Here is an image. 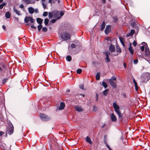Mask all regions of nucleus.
I'll return each mask as SVG.
<instances>
[{
    "instance_id": "1",
    "label": "nucleus",
    "mask_w": 150,
    "mask_h": 150,
    "mask_svg": "<svg viewBox=\"0 0 150 150\" xmlns=\"http://www.w3.org/2000/svg\"><path fill=\"white\" fill-rule=\"evenodd\" d=\"M113 105L115 109V111L119 116V118L122 120V115L120 110L119 106L116 103H114L113 104Z\"/></svg>"
},
{
    "instance_id": "2",
    "label": "nucleus",
    "mask_w": 150,
    "mask_h": 150,
    "mask_svg": "<svg viewBox=\"0 0 150 150\" xmlns=\"http://www.w3.org/2000/svg\"><path fill=\"white\" fill-rule=\"evenodd\" d=\"M64 14L63 11H54V17L56 18V20L60 19Z\"/></svg>"
},
{
    "instance_id": "3",
    "label": "nucleus",
    "mask_w": 150,
    "mask_h": 150,
    "mask_svg": "<svg viewBox=\"0 0 150 150\" xmlns=\"http://www.w3.org/2000/svg\"><path fill=\"white\" fill-rule=\"evenodd\" d=\"M150 79V74L147 73L144 76H142L141 80L143 83H146Z\"/></svg>"
},
{
    "instance_id": "4",
    "label": "nucleus",
    "mask_w": 150,
    "mask_h": 150,
    "mask_svg": "<svg viewBox=\"0 0 150 150\" xmlns=\"http://www.w3.org/2000/svg\"><path fill=\"white\" fill-rule=\"evenodd\" d=\"M116 80V77L114 76H112L111 78L109 79V82L110 85L113 88H115L116 87V82L114 81H115Z\"/></svg>"
},
{
    "instance_id": "5",
    "label": "nucleus",
    "mask_w": 150,
    "mask_h": 150,
    "mask_svg": "<svg viewBox=\"0 0 150 150\" xmlns=\"http://www.w3.org/2000/svg\"><path fill=\"white\" fill-rule=\"evenodd\" d=\"M40 118L42 120L44 121H47L51 119L50 117L43 114H40Z\"/></svg>"
},
{
    "instance_id": "6",
    "label": "nucleus",
    "mask_w": 150,
    "mask_h": 150,
    "mask_svg": "<svg viewBox=\"0 0 150 150\" xmlns=\"http://www.w3.org/2000/svg\"><path fill=\"white\" fill-rule=\"evenodd\" d=\"M61 38L64 40L69 39L70 38V35L67 33H64L61 36Z\"/></svg>"
},
{
    "instance_id": "7",
    "label": "nucleus",
    "mask_w": 150,
    "mask_h": 150,
    "mask_svg": "<svg viewBox=\"0 0 150 150\" xmlns=\"http://www.w3.org/2000/svg\"><path fill=\"white\" fill-rule=\"evenodd\" d=\"M116 51H115V53L113 54V55L115 56H117L119 54V53L121 52V50L118 45H117L116 46Z\"/></svg>"
},
{
    "instance_id": "8",
    "label": "nucleus",
    "mask_w": 150,
    "mask_h": 150,
    "mask_svg": "<svg viewBox=\"0 0 150 150\" xmlns=\"http://www.w3.org/2000/svg\"><path fill=\"white\" fill-rule=\"evenodd\" d=\"M13 132V127L12 125H11L8 127L7 131L6 134L8 133L9 135L12 134Z\"/></svg>"
},
{
    "instance_id": "9",
    "label": "nucleus",
    "mask_w": 150,
    "mask_h": 150,
    "mask_svg": "<svg viewBox=\"0 0 150 150\" xmlns=\"http://www.w3.org/2000/svg\"><path fill=\"white\" fill-rule=\"evenodd\" d=\"M29 21H30L31 23H33L34 22V20L33 19L30 17H26L24 19L25 22L27 23Z\"/></svg>"
},
{
    "instance_id": "10",
    "label": "nucleus",
    "mask_w": 150,
    "mask_h": 150,
    "mask_svg": "<svg viewBox=\"0 0 150 150\" xmlns=\"http://www.w3.org/2000/svg\"><path fill=\"white\" fill-rule=\"evenodd\" d=\"M109 49L110 51L112 53H115V46L112 44H111L109 47Z\"/></svg>"
},
{
    "instance_id": "11",
    "label": "nucleus",
    "mask_w": 150,
    "mask_h": 150,
    "mask_svg": "<svg viewBox=\"0 0 150 150\" xmlns=\"http://www.w3.org/2000/svg\"><path fill=\"white\" fill-rule=\"evenodd\" d=\"M111 30V26L110 25H108L106 26L105 30V33L106 34H108L110 32Z\"/></svg>"
},
{
    "instance_id": "12",
    "label": "nucleus",
    "mask_w": 150,
    "mask_h": 150,
    "mask_svg": "<svg viewBox=\"0 0 150 150\" xmlns=\"http://www.w3.org/2000/svg\"><path fill=\"white\" fill-rule=\"evenodd\" d=\"M106 56L105 58V61L107 62H110V59L109 58V56L110 55V52L108 51H106L105 53Z\"/></svg>"
},
{
    "instance_id": "13",
    "label": "nucleus",
    "mask_w": 150,
    "mask_h": 150,
    "mask_svg": "<svg viewBox=\"0 0 150 150\" xmlns=\"http://www.w3.org/2000/svg\"><path fill=\"white\" fill-rule=\"evenodd\" d=\"M144 54L145 56L148 57L150 55V52L148 48L146 47L145 48V54Z\"/></svg>"
},
{
    "instance_id": "14",
    "label": "nucleus",
    "mask_w": 150,
    "mask_h": 150,
    "mask_svg": "<svg viewBox=\"0 0 150 150\" xmlns=\"http://www.w3.org/2000/svg\"><path fill=\"white\" fill-rule=\"evenodd\" d=\"M110 118L112 121L113 122H115L117 120L116 116L113 113H112L110 115Z\"/></svg>"
},
{
    "instance_id": "15",
    "label": "nucleus",
    "mask_w": 150,
    "mask_h": 150,
    "mask_svg": "<svg viewBox=\"0 0 150 150\" xmlns=\"http://www.w3.org/2000/svg\"><path fill=\"white\" fill-rule=\"evenodd\" d=\"M128 50L130 54H134V51L132 47L131 43H130L129 44V46L128 48Z\"/></svg>"
},
{
    "instance_id": "16",
    "label": "nucleus",
    "mask_w": 150,
    "mask_h": 150,
    "mask_svg": "<svg viewBox=\"0 0 150 150\" xmlns=\"http://www.w3.org/2000/svg\"><path fill=\"white\" fill-rule=\"evenodd\" d=\"M45 1L46 0H41V1L43 7L45 9L46 8L47 6V4L45 3Z\"/></svg>"
},
{
    "instance_id": "17",
    "label": "nucleus",
    "mask_w": 150,
    "mask_h": 150,
    "mask_svg": "<svg viewBox=\"0 0 150 150\" xmlns=\"http://www.w3.org/2000/svg\"><path fill=\"white\" fill-rule=\"evenodd\" d=\"M65 103L63 102H61L60 104V106L59 108V110H62L65 107Z\"/></svg>"
},
{
    "instance_id": "18",
    "label": "nucleus",
    "mask_w": 150,
    "mask_h": 150,
    "mask_svg": "<svg viewBox=\"0 0 150 150\" xmlns=\"http://www.w3.org/2000/svg\"><path fill=\"white\" fill-rule=\"evenodd\" d=\"M75 110L78 112H81L83 110L82 108L80 107L76 106H75Z\"/></svg>"
},
{
    "instance_id": "19",
    "label": "nucleus",
    "mask_w": 150,
    "mask_h": 150,
    "mask_svg": "<svg viewBox=\"0 0 150 150\" xmlns=\"http://www.w3.org/2000/svg\"><path fill=\"white\" fill-rule=\"evenodd\" d=\"M28 10L29 13L30 14H33L34 12V9L32 7L28 8Z\"/></svg>"
},
{
    "instance_id": "20",
    "label": "nucleus",
    "mask_w": 150,
    "mask_h": 150,
    "mask_svg": "<svg viewBox=\"0 0 150 150\" xmlns=\"http://www.w3.org/2000/svg\"><path fill=\"white\" fill-rule=\"evenodd\" d=\"M13 9L14 11L18 15L20 16L21 15L20 12L16 9L15 7L13 8Z\"/></svg>"
},
{
    "instance_id": "21",
    "label": "nucleus",
    "mask_w": 150,
    "mask_h": 150,
    "mask_svg": "<svg viewBox=\"0 0 150 150\" xmlns=\"http://www.w3.org/2000/svg\"><path fill=\"white\" fill-rule=\"evenodd\" d=\"M86 140L87 142H88V143H89L90 144H92V141L90 138L88 136H87L86 137Z\"/></svg>"
},
{
    "instance_id": "22",
    "label": "nucleus",
    "mask_w": 150,
    "mask_h": 150,
    "mask_svg": "<svg viewBox=\"0 0 150 150\" xmlns=\"http://www.w3.org/2000/svg\"><path fill=\"white\" fill-rule=\"evenodd\" d=\"M143 43L144 44V45L140 47L142 51H143L144 50V48L145 47V48L146 47H147V45L146 43L144 42Z\"/></svg>"
},
{
    "instance_id": "23",
    "label": "nucleus",
    "mask_w": 150,
    "mask_h": 150,
    "mask_svg": "<svg viewBox=\"0 0 150 150\" xmlns=\"http://www.w3.org/2000/svg\"><path fill=\"white\" fill-rule=\"evenodd\" d=\"M43 21V20L41 18H38L37 19V22L40 25L42 23Z\"/></svg>"
},
{
    "instance_id": "24",
    "label": "nucleus",
    "mask_w": 150,
    "mask_h": 150,
    "mask_svg": "<svg viewBox=\"0 0 150 150\" xmlns=\"http://www.w3.org/2000/svg\"><path fill=\"white\" fill-rule=\"evenodd\" d=\"M134 31L133 30H131L130 33L127 34V37L130 36H132L133 34H134Z\"/></svg>"
},
{
    "instance_id": "25",
    "label": "nucleus",
    "mask_w": 150,
    "mask_h": 150,
    "mask_svg": "<svg viewBox=\"0 0 150 150\" xmlns=\"http://www.w3.org/2000/svg\"><path fill=\"white\" fill-rule=\"evenodd\" d=\"M105 23L104 22H103L102 23L101 27V30L102 31L105 28Z\"/></svg>"
},
{
    "instance_id": "26",
    "label": "nucleus",
    "mask_w": 150,
    "mask_h": 150,
    "mask_svg": "<svg viewBox=\"0 0 150 150\" xmlns=\"http://www.w3.org/2000/svg\"><path fill=\"white\" fill-rule=\"evenodd\" d=\"M5 16L6 18H9L11 16V14L9 12H7L5 14Z\"/></svg>"
},
{
    "instance_id": "27",
    "label": "nucleus",
    "mask_w": 150,
    "mask_h": 150,
    "mask_svg": "<svg viewBox=\"0 0 150 150\" xmlns=\"http://www.w3.org/2000/svg\"><path fill=\"white\" fill-rule=\"evenodd\" d=\"M53 16H54V11L50 12L49 13V17L50 18H51Z\"/></svg>"
},
{
    "instance_id": "28",
    "label": "nucleus",
    "mask_w": 150,
    "mask_h": 150,
    "mask_svg": "<svg viewBox=\"0 0 150 150\" xmlns=\"http://www.w3.org/2000/svg\"><path fill=\"white\" fill-rule=\"evenodd\" d=\"M100 73L99 72L96 75V79L97 80H99L100 79Z\"/></svg>"
},
{
    "instance_id": "29",
    "label": "nucleus",
    "mask_w": 150,
    "mask_h": 150,
    "mask_svg": "<svg viewBox=\"0 0 150 150\" xmlns=\"http://www.w3.org/2000/svg\"><path fill=\"white\" fill-rule=\"evenodd\" d=\"M102 84H101V85H103L105 87V88H106L107 87V85L105 82L103 81L102 82Z\"/></svg>"
},
{
    "instance_id": "30",
    "label": "nucleus",
    "mask_w": 150,
    "mask_h": 150,
    "mask_svg": "<svg viewBox=\"0 0 150 150\" xmlns=\"http://www.w3.org/2000/svg\"><path fill=\"white\" fill-rule=\"evenodd\" d=\"M66 59L68 62H70L71 60V57L70 56L68 55L66 57Z\"/></svg>"
},
{
    "instance_id": "31",
    "label": "nucleus",
    "mask_w": 150,
    "mask_h": 150,
    "mask_svg": "<svg viewBox=\"0 0 150 150\" xmlns=\"http://www.w3.org/2000/svg\"><path fill=\"white\" fill-rule=\"evenodd\" d=\"M108 90L106 89L103 91V94L105 96H106L108 93Z\"/></svg>"
},
{
    "instance_id": "32",
    "label": "nucleus",
    "mask_w": 150,
    "mask_h": 150,
    "mask_svg": "<svg viewBox=\"0 0 150 150\" xmlns=\"http://www.w3.org/2000/svg\"><path fill=\"white\" fill-rule=\"evenodd\" d=\"M25 3L27 4L31 3V1L30 0H23Z\"/></svg>"
},
{
    "instance_id": "33",
    "label": "nucleus",
    "mask_w": 150,
    "mask_h": 150,
    "mask_svg": "<svg viewBox=\"0 0 150 150\" xmlns=\"http://www.w3.org/2000/svg\"><path fill=\"white\" fill-rule=\"evenodd\" d=\"M49 21V20L48 19L46 18L45 19L44 21V23L45 25H47Z\"/></svg>"
},
{
    "instance_id": "34",
    "label": "nucleus",
    "mask_w": 150,
    "mask_h": 150,
    "mask_svg": "<svg viewBox=\"0 0 150 150\" xmlns=\"http://www.w3.org/2000/svg\"><path fill=\"white\" fill-rule=\"evenodd\" d=\"M6 4V3H3L1 4L0 5V9H1L3 7L5 6Z\"/></svg>"
},
{
    "instance_id": "35",
    "label": "nucleus",
    "mask_w": 150,
    "mask_h": 150,
    "mask_svg": "<svg viewBox=\"0 0 150 150\" xmlns=\"http://www.w3.org/2000/svg\"><path fill=\"white\" fill-rule=\"evenodd\" d=\"M134 84L135 89L136 91H137L138 90V86H137V82H136V81L135 82H134Z\"/></svg>"
},
{
    "instance_id": "36",
    "label": "nucleus",
    "mask_w": 150,
    "mask_h": 150,
    "mask_svg": "<svg viewBox=\"0 0 150 150\" xmlns=\"http://www.w3.org/2000/svg\"><path fill=\"white\" fill-rule=\"evenodd\" d=\"M82 72V70L81 69H78L76 71V72L78 74H80Z\"/></svg>"
},
{
    "instance_id": "37",
    "label": "nucleus",
    "mask_w": 150,
    "mask_h": 150,
    "mask_svg": "<svg viewBox=\"0 0 150 150\" xmlns=\"http://www.w3.org/2000/svg\"><path fill=\"white\" fill-rule=\"evenodd\" d=\"M119 39H120V41L121 43L122 42H124L123 38L122 37H119Z\"/></svg>"
},
{
    "instance_id": "38",
    "label": "nucleus",
    "mask_w": 150,
    "mask_h": 150,
    "mask_svg": "<svg viewBox=\"0 0 150 150\" xmlns=\"http://www.w3.org/2000/svg\"><path fill=\"white\" fill-rule=\"evenodd\" d=\"M42 25H40L38 26V29L39 31H40L41 29L42 28Z\"/></svg>"
},
{
    "instance_id": "39",
    "label": "nucleus",
    "mask_w": 150,
    "mask_h": 150,
    "mask_svg": "<svg viewBox=\"0 0 150 150\" xmlns=\"http://www.w3.org/2000/svg\"><path fill=\"white\" fill-rule=\"evenodd\" d=\"M48 15V12H44L43 13V15L44 16H46Z\"/></svg>"
},
{
    "instance_id": "40",
    "label": "nucleus",
    "mask_w": 150,
    "mask_h": 150,
    "mask_svg": "<svg viewBox=\"0 0 150 150\" xmlns=\"http://www.w3.org/2000/svg\"><path fill=\"white\" fill-rule=\"evenodd\" d=\"M97 110V107L96 106H93V110L94 111H96Z\"/></svg>"
},
{
    "instance_id": "41",
    "label": "nucleus",
    "mask_w": 150,
    "mask_h": 150,
    "mask_svg": "<svg viewBox=\"0 0 150 150\" xmlns=\"http://www.w3.org/2000/svg\"><path fill=\"white\" fill-rule=\"evenodd\" d=\"M79 87L81 89H82V90H84L83 85V84H81L80 85Z\"/></svg>"
},
{
    "instance_id": "42",
    "label": "nucleus",
    "mask_w": 150,
    "mask_h": 150,
    "mask_svg": "<svg viewBox=\"0 0 150 150\" xmlns=\"http://www.w3.org/2000/svg\"><path fill=\"white\" fill-rule=\"evenodd\" d=\"M8 80V79H3V83L4 84Z\"/></svg>"
},
{
    "instance_id": "43",
    "label": "nucleus",
    "mask_w": 150,
    "mask_h": 150,
    "mask_svg": "<svg viewBox=\"0 0 150 150\" xmlns=\"http://www.w3.org/2000/svg\"><path fill=\"white\" fill-rule=\"evenodd\" d=\"M42 30L43 32H45L47 30V28L45 27H43L42 28Z\"/></svg>"
},
{
    "instance_id": "44",
    "label": "nucleus",
    "mask_w": 150,
    "mask_h": 150,
    "mask_svg": "<svg viewBox=\"0 0 150 150\" xmlns=\"http://www.w3.org/2000/svg\"><path fill=\"white\" fill-rule=\"evenodd\" d=\"M76 47V45L74 44H72L71 45V47L72 48H75Z\"/></svg>"
},
{
    "instance_id": "45",
    "label": "nucleus",
    "mask_w": 150,
    "mask_h": 150,
    "mask_svg": "<svg viewBox=\"0 0 150 150\" xmlns=\"http://www.w3.org/2000/svg\"><path fill=\"white\" fill-rule=\"evenodd\" d=\"M138 62V60L137 59H136L134 60L133 61V62L134 64H137Z\"/></svg>"
},
{
    "instance_id": "46",
    "label": "nucleus",
    "mask_w": 150,
    "mask_h": 150,
    "mask_svg": "<svg viewBox=\"0 0 150 150\" xmlns=\"http://www.w3.org/2000/svg\"><path fill=\"white\" fill-rule=\"evenodd\" d=\"M132 44L134 46H136L137 43L135 41H134L133 42Z\"/></svg>"
},
{
    "instance_id": "47",
    "label": "nucleus",
    "mask_w": 150,
    "mask_h": 150,
    "mask_svg": "<svg viewBox=\"0 0 150 150\" xmlns=\"http://www.w3.org/2000/svg\"><path fill=\"white\" fill-rule=\"evenodd\" d=\"M56 20V19H53L50 22H52V23H54L55 22Z\"/></svg>"
},
{
    "instance_id": "48",
    "label": "nucleus",
    "mask_w": 150,
    "mask_h": 150,
    "mask_svg": "<svg viewBox=\"0 0 150 150\" xmlns=\"http://www.w3.org/2000/svg\"><path fill=\"white\" fill-rule=\"evenodd\" d=\"M34 12H35V13H38V9H35V10L34 9Z\"/></svg>"
},
{
    "instance_id": "49",
    "label": "nucleus",
    "mask_w": 150,
    "mask_h": 150,
    "mask_svg": "<svg viewBox=\"0 0 150 150\" xmlns=\"http://www.w3.org/2000/svg\"><path fill=\"white\" fill-rule=\"evenodd\" d=\"M19 7L21 8H23L24 7V6L23 4H21L19 6Z\"/></svg>"
},
{
    "instance_id": "50",
    "label": "nucleus",
    "mask_w": 150,
    "mask_h": 150,
    "mask_svg": "<svg viewBox=\"0 0 150 150\" xmlns=\"http://www.w3.org/2000/svg\"><path fill=\"white\" fill-rule=\"evenodd\" d=\"M31 28H32L33 29H36V27L33 25H31Z\"/></svg>"
},
{
    "instance_id": "51",
    "label": "nucleus",
    "mask_w": 150,
    "mask_h": 150,
    "mask_svg": "<svg viewBox=\"0 0 150 150\" xmlns=\"http://www.w3.org/2000/svg\"><path fill=\"white\" fill-rule=\"evenodd\" d=\"M4 134V132H0V136L3 135Z\"/></svg>"
},
{
    "instance_id": "52",
    "label": "nucleus",
    "mask_w": 150,
    "mask_h": 150,
    "mask_svg": "<svg viewBox=\"0 0 150 150\" xmlns=\"http://www.w3.org/2000/svg\"><path fill=\"white\" fill-rule=\"evenodd\" d=\"M2 27L4 30H5L6 29V27L4 25H2Z\"/></svg>"
},
{
    "instance_id": "53",
    "label": "nucleus",
    "mask_w": 150,
    "mask_h": 150,
    "mask_svg": "<svg viewBox=\"0 0 150 150\" xmlns=\"http://www.w3.org/2000/svg\"><path fill=\"white\" fill-rule=\"evenodd\" d=\"M107 147L110 150H112V149H111L110 148V146H109V145H107Z\"/></svg>"
},
{
    "instance_id": "54",
    "label": "nucleus",
    "mask_w": 150,
    "mask_h": 150,
    "mask_svg": "<svg viewBox=\"0 0 150 150\" xmlns=\"http://www.w3.org/2000/svg\"><path fill=\"white\" fill-rule=\"evenodd\" d=\"M121 43L122 44V45L124 46V47H125V44H124V42H122Z\"/></svg>"
},
{
    "instance_id": "55",
    "label": "nucleus",
    "mask_w": 150,
    "mask_h": 150,
    "mask_svg": "<svg viewBox=\"0 0 150 150\" xmlns=\"http://www.w3.org/2000/svg\"><path fill=\"white\" fill-rule=\"evenodd\" d=\"M52 0H49V3L51 4Z\"/></svg>"
},
{
    "instance_id": "56",
    "label": "nucleus",
    "mask_w": 150,
    "mask_h": 150,
    "mask_svg": "<svg viewBox=\"0 0 150 150\" xmlns=\"http://www.w3.org/2000/svg\"><path fill=\"white\" fill-rule=\"evenodd\" d=\"M123 65H124V67L125 68L126 67V64L125 63H124L123 64Z\"/></svg>"
},
{
    "instance_id": "57",
    "label": "nucleus",
    "mask_w": 150,
    "mask_h": 150,
    "mask_svg": "<svg viewBox=\"0 0 150 150\" xmlns=\"http://www.w3.org/2000/svg\"><path fill=\"white\" fill-rule=\"evenodd\" d=\"M103 2L104 3H105V0H102Z\"/></svg>"
},
{
    "instance_id": "58",
    "label": "nucleus",
    "mask_w": 150,
    "mask_h": 150,
    "mask_svg": "<svg viewBox=\"0 0 150 150\" xmlns=\"http://www.w3.org/2000/svg\"><path fill=\"white\" fill-rule=\"evenodd\" d=\"M133 81L134 83L136 82V81L134 79H133Z\"/></svg>"
},
{
    "instance_id": "59",
    "label": "nucleus",
    "mask_w": 150,
    "mask_h": 150,
    "mask_svg": "<svg viewBox=\"0 0 150 150\" xmlns=\"http://www.w3.org/2000/svg\"><path fill=\"white\" fill-rule=\"evenodd\" d=\"M3 2V0H0V3H2Z\"/></svg>"
},
{
    "instance_id": "60",
    "label": "nucleus",
    "mask_w": 150,
    "mask_h": 150,
    "mask_svg": "<svg viewBox=\"0 0 150 150\" xmlns=\"http://www.w3.org/2000/svg\"><path fill=\"white\" fill-rule=\"evenodd\" d=\"M96 96L97 97V100L98 99V96L97 95H96Z\"/></svg>"
},
{
    "instance_id": "61",
    "label": "nucleus",
    "mask_w": 150,
    "mask_h": 150,
    "mask_svg": "<svg viewBox=\"0 0 150 150\" xmlns=\"http://www.w3.org/2000/svg\"><path fill=\"white\" fill-rule=\"evenodd\" d=\"M105 126V124H104V125H103L102 126V127H104Z\"/></svg>"
},
{
    "instance_id": "62",
    "label": "nucleus",
    "mask_w": 150,
    "mask_h": 150,
    "mask_svg": "<svg viewBox=\"0 0 150 150\" xmlns=\"http://www.w3.org/2000/svg\"><path fill=\"white\" fill-rule=\"evenodd\" d=\"M67 92H69L70 91V90H67Z\"/></svg>"
},
{
    "instance_id": "63",
    "label": "nucleus",
    "mask_w": 150,
    "mask_h": 150,
    "mask_svg": "<svg viewBox=\"0 0 150 150\" xmlns=\"http://www.w3.org/2000/svg\"><path fill=\"white\" fill-rule=\"evenodd\" d=\"M110 38H108V40H110Z\"/></svg>"
},
{
    "instance_id": "64",
    "label": "nucleus",
    "mask_w": 150,
    "mask_h": 150,
    "mask_svg": "<svg viewBox=\"0 0 150 150\" xmlns=\"http://www.w3.org/2000/svg\"><path fill=\"white\" fill-rule=\"evenodd\" d=\"M58 3H59L60 2V1L59 0H58Z\"/></svg>"
}]
</instances>
